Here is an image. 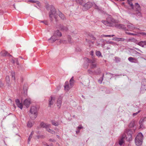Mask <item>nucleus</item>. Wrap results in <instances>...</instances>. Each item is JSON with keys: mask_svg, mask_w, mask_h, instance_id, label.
Returning a JSON list of instances; mask_svg holds the SVG:
<instances>
[{"mask_svg": "<svg viewBox=\"0 0 146 146\" xmlns=\"http://www.w3.org/2000/svg\"><path fill=\"white\" fill-rule=\"evenodd\" d=\"M115 27L117 28L124 30L126 29V27L123 25L121 24H117L115 25Z\"/></svg>", "mask_w": 146, "mask_h": 146, "instance_id": "9", "label": "nucleus"}, {"mask_svg": "<svg viewBox=\"0 0 146 146\" xmlns=\"http://www.w3.org/2000/svg\"><path fill=\"white\" fill-rule=\"evenodd\" d=\"M60 43H62L63 42V41L61 40H60Z\"/></svg>", "mask_w": 146, "mask_h": 146, "instance_id": "64", "label": "nucleus"}, {"mask_svg": "<svg viewBox=\"0 0 146 146\" xmlns=\"http://www.w3.org/2000/svg\"><path fill=\"white\" fill-rule=\"evenodd\" d=\"M78 129L76 131V132L77 134L79 133L80 132V130L83 128V127L81 126H79L78 127Z\"/></svg>", "mask_w": 146, "mask_h": 146, "instance_id": "37", "label": "nucleus"}, {"mask_svg": "<svg viewBox=\"0 0 146 146\" xmlns=\"http://www.w3.org/2000/svg\"><path fill=\"white\" fill-rule=\"evenodd\" d=\"M93 5V3L90 2H88L84 5V7L86 9H88L90 8Z\"/></svg>", "mask_w": 146, "mask_h": 146, "instance_id": "10", "label": "nucleus"}, {"mask_svg": "<svg viewBox=\"0 0 146 146\" xmlns=\"http://www.w3.org/2000/svg\"><path fill=\"white\" fill-rule=\"evenodd\" d=\"M90 37L92 40H96V38L93 35H91V36H90Z\"/></svg>", "mask_w": 146, "mask_h": 146, "instance_id": "45", "label": "nucleus"}, {"mask_svg": "<svg viewBox=\"0 0 146 146\" xmlns=\"http://www.w3.org/2000/svg\"><path fill=\"white\" fill-rule=\"evenodd\" d=\"M102 37H111V36L110 35H102L101 36Z\"/></svg>", "mask_w": 146, "mask_h": 146, "instance_id": "43", "label": "nucleus"}, {"mask_svg": "<svg viewBox=\"0 0 146 146\" xmlns=\"http://www.w3.org/2000/svg\"><path fill=\"white\" fill-rule=\"evenodd\" d=\"M104 76V74H103L102 77L100 78V79L98 80V82L100 84H101L102 82V81L103 79V77Z\"/></svg>", "mask_w": 146, "mask_h": 146, "instance_id": "33", "label": "nucleus"}, {"mask_svg": "<svg viewBox=\"0 0 146 146\" xmlns=\"http://www.w3.org/2000/svg\"><path fill=\"white\" fill-rule=\"evenodd\" d=\"M33 123L32 122L30 121H29L27 123V126L28 127H31L33 125Z\"/></svg>", "mask_w": 146, "mask_h": 146, "instance_id": "30", "label": "nucleus"}, {"mask_svg": "<svg viewBox=\"0 0 146 146\" xmlns=\"http://www.w3.org/2000/svg\"><path fill=\"white\" fill-rule=\"evenodd\" d=\"M126 33L129 35L135 36L137 35V34L136 33H131L129 32H126Z\"/></svg>", "mask_w": 146, "mask_h": 146, "instance_id": "39", "label": "nucleus"}, {"mask_svg": "<svg viewBox=\"0 0 146 146\" xmlns=\"http://www.w3.org/2000/svg\"><path fill=\"white\" fill-rule=\"evenodd\" d=\"M12 62H13V63L14 64L15 62V60L12 59Z\"/></svg>", "mask_w": 146, "mask_h": 146, "instance_id": "61", "label": "nucleus"}, {"mask_svg": "<svg viewBox=\"0 0 146 146\" xmlns=\"http://www.w3.org/2000/svg\"><path fill=\"white\" fill-rule=\"evenodd\" d=\"M140 125V128H142L143 127V123H142V124H139Z\"/></svg>", "mask_w": 146, "mask_h": 146, "instance_id": "54", "label": "nucleus"}, {"mask_svg": "<svg viewBox=\"0 0 146 146\" xmlns=\"http://www.w3.org/2000/svg\"><path fill=\"white\" fill-rule=\"evenodd\" d=\"M102 22L107 26H110V22L106 21L103 20L102 21Z\"/></svg>", "mask_w": 146, "mask_h": 146, "instance_id": "29", "label": "nucleus"}, {"mask_svg": "<svg viewBox=\"0 0 146 146\" xmlns=\"http://www.w3.org/2000/svg\"><path fill=\"white\" fill-rule=\"evenodd\" d=\"M76 2L81 5H83L85 3V0H75Z\"/></svg>", "mask_w": 146, "mask_h": 146, "instance_id": "25", "label": "nucleus"}, {"mask_svg": "<svg viewBox=\"0 0 146 146\" xmlns=\"http://www.w3.org/2000/svg\"><path fill=\"white\" fill-rule=\"evenodd\" d=\"M135 7L137 11H140L141 10L140 7L138 3H135Z\"/></svg>", "mask_w": 146, "mask_h": 146, "instance_id": "20", "label": "nucleus"}, {"mask_svg": "<svg viewBox=\"0 0 146 146\" xmlns=\"http://www.w3.org/2000/svg\"><path fill=\"white\" fill-rule=\"evenodd\" d=\"M54 35L61 36H62L61 33L58 30L55 31L54 33Z\"/></svg>", "mask_w": 146, "mask_h": 146, "instance_id": "24", "label": "nucleus"}, {"mask_svg": "<svg viewBox=\"0 0 146 146\" xmlns=\"http://www.w3.org/2000/svg\"><path fill=\"white\" fill-rule=\"evenodd\" d=\"M87 61L88 63H90L92 64L95 63L96 61V60L95 58L93 59L92 60H90L88 58H86Z\"/></svg>", "mask_w": 146, "mask_h": 146, "instance_id": "23", "label": "nucleus"}, {"mask_svg": "<svg viewBox=\"0 0 146 146\" xmlns=\"http://www.w3.org/2000/svg\"><path fill=\"white\" fill-rule=\"evenodd\" d=\"M96 9H97L98 10H100V9L99 8L98 6L96 5L94 3H93V5H92Z\"/></svg>", "mask_w": 146, "mask_h": 146, "instance_id": "36", "label": "nucleus"}, {"mask_svg": "<svg viewBox=\"0 0 146 146\" xmlns=\"http://www.w3.org/2000/svg\"><path fill=\"white\" fill-rule=\"evenodd\" d=\"M128 60L129 61L131 62H133L135 63L136 62L134 61V60L135 61H136L137 60V59L135 58L132 57H129L128 58Z\"/></svg>", "mask_w": 146, "mask_h": 146, "instance_id": "22", "label": "nucleus"}, {"mask_svg": "<svg viewBox=\"0 0 146 146\" xmlns=\"http://www.w3.org/2000/svg\"><path fill=\"white\" fill-rule=\"evenodd\" d=\"M141 34L144 36H146V33L142 32L141 33Z\"/></svg>", "mask_w": 146, "mask_h": 146, "instance_id": "53", "label": "nucleus"}, {"mask_svg": "<svg viewBox=\"0 0 146 146\" xmlns=\"http://www.w3.org/2000/svg\"><path fill=\"white\" fill-rule=\"evenodd\" d=\"M40 125L41 127L46 128V130L49 132L53 134H55V132L53 130L49 128L51 127L50 124L42 122L40 123Z\"/></svg>", "mask_w": 146, "mask_h": 146, "instance_id": "2", "label": "nucleus"}, {"mask_svg": "<svg viewBox=\"0 0 146 146\" xmlns=\"http://www.w3.org/2000/svg\"><path fill=\"white\" fill-rule=\"evenodd\" d=\"M48 7H49V5H47L46 7V8L47 9V10H49V8H48Z\"/></svg>", "mask_w": 146, "mask_h": 146, "instance_id": "58", "label": "nucleus"}, {"mask_svg": "<svg viewBox=\"0 0 146 146\" xmlns=\"http://www.w3.org/2000/svg\"><path fill=\"white\" fill-rule=\"evenodd\" d=\"M58 14L59 16L61 19H62V20H64L66 19L64 15L61 12L59 11Z\"/></svg>", "mask_w": 146, "mask_h": 146, "instance_id": "21", "label": "nucleus"}, {"mask_svg": "<svg viewBox=\"0 0 146 146\" xmlns=\"http://www.w3.org/2000/svg\"><path fill=\"white\" fill-rule=\"evenodd\" d=\"M146 121V117H145L143 118H142L141 119L139 122V124H142V123H143L144 121Z\"/></svg>", "mask_w": 146, "mask_h": 146, "instance_id": "28", "label": "nucleus"}, {"mask_svg": "<svg viewBox=\"0 0 146 146\" xmlns=\"http://www.w3.org/2000/svg\"><path fill=\"white\" fill-rule=\"evenodd\" d=\"M127 27L130 31L134 29H137V28L135 27L131 23L129 25H127Z\"/></svg>", "mask_w": 146, "mask_h": 146, "instance_id": "18", "label": "nucleus"}, {"mask_svg": "<svg viewBox=\"0 0 146 146\" xmlns=\"http://www.w3.org/2000/svg\"><path fill=\"white\" fill-rule=\"evenodd\" d=\"M1 54L2 56H12L5 51H2L1 52Z\"/></svg>", "mask_w": 146, "mask_h": 146, "instance_id": "16", "label": "nucleus"}, {"mask_svg": "<svg viewBox=\"0 0 146 146\" xmlns=\"http://www.w3.org/2000/svg\"><path fill=\"white\" fill-rule=\"evenodd\" d=\"M11 76L12 77V79L15 80V73L13 71H12L11 72Z\"/></svg>", "mask_w": 146, "mask_h": 146, "instance_id": "31", "label": "nucleus"}, {"mask_svg": "<svg viewBox=\"0 0 146 146\" xmlns=\"http://www.w3.org/2000/svg\"><path fill=\"white\" fill-rule=\"evenodd\" d=\"M60 28L61 30L64 31H66L68 30L67 27L61 25H60Z\"/></svg>", "mask_w": 146, "mask_h": 146, "instance_id": "27", "label": "nucleus"}, {"mask_svg": "<svg viewBox=\"0 0 146 146\" xmlns=\"http://www.w3.org/2000/svg\"><path fill=\"white\" fill-rule=\"evenodd\" d=\"M28 2H29L32 3H35V1L34 0H29L28 1Z\"/></svg>", "mask_w": 146, "mask_h": 146, "instance_id": "51", "label": "nucleus"}, {"mask_svg": "<svg viewBox=\"0 0 146 146\" xmlns=\"http://www.w3.org/2000/svg\"><path fill=\"white\" fill-rule=\"evenodd\" d=\"M141 90H146V80L145 79H144L143 80Z\"/></svg>", "mask_w": 146, "mask_h": 146, "instance_id": "13", "label": "nucleus"}, {"mask_svg": "<svg viewBox=\"0 0 146 146\" xmlns=\"http://www.w3.org/2000/svg\"><path fill=\"white\" fill-rule=\"evenodd\" d=\"M143 135L142 133H140L137 135L135 139V143L136 145L139 146L141 145L142 143Z\"/></svg>", "mask_w": 146, "mask_h": 146, "instance_id": "4", "label": "nucleus"}, {"mask_svg": "<svg viewBox=\"0 0 146 146\" xmlns=\"http://www.w3.org/2000/svg\"><path fill=\"white\" fill-rule=\"evenodd\" d=\"M51 122L52 123V124L53 125H54L55 126H58L59 125V123L58 122L54 120H51Z\"/></svg>", "mask_w": 146, "mask_h": 146, "instance_id": "26", "label": "nucleus"}, {"mask_svg": "<svg viewBox=\"0 0 146 146\" xmlns=\"http://www.w3.org/2000/svg\"><path fill=\"white\" fill-rule=\"evenodd\" d=\"M57 39L56 36L54 35L49 39L48 40H50V42L52 43L56 41Z\"/></svg>", "mask_w": 146, "mask_h": 146, "instance_id": "15", "label": "nucleus"}, {"mask_svg": "<svg viewBox=\"0 0 146 146\" xmlns=\"http://www.w3.org/2000/svg\"><path fill=\"white\" fill-rule=\"evenodd\" d=\"M134 53L136 54H140V53L136 51H134Z\"/></svg>", "mask_w": 146, "mask_h": 146, "instance_id": "52", "label": "nucleus"}, {"mask_svg": "<svg viewBox=\"0 0 146 146\" xmlns=\"http://www.w3.org/2000/svg\"><path fill=\"white\" fill-rule=\"evenodd\" d=\"M33 134H34V132L32 131L30 135H31L32 136V135Z\"/></svg>", "mask_w": 146, "mask_h": 146, "instance_id": "63", "label": "nucleus"}, {"mask_svg": "<svg viewBox=\"0 0 146 146\" xmlns=\"http://www.w3.org/2000/svg\"><path fill=\"white\" fill-rule=\"evenodd\" d=\"M68 41L69 42H70L71 41V38L70 36H68Z\"/></svg>", "mask_w": 146, "mask_h": 146, "instance_id": "47", "label": "nucleus"}, {"mask_svg": "<svg viewBox=\"0 0 146 146\" xmlns=\"http://www.w3.org/2000/svg\"><path fill=\"white\" fill-rule=\"evenodd\" d=\"M96 67V65L95 64H92L91 66V68H94Z\"/></svg>", "mask_w": 146, "mask_h": 146, "instance_id": "40", "label": "nucleus"}, {"mask_svg": "<svg viewBox=\"0 0 146 146\" xmlns=\"http://www.w3.org/2000/svg\"><path fill=\"white\" fill-rule=\"evenodd\" d=\"M140 111L139 110L138 112H137L136 113H133V116H135L136 115H137V114H138L139 112H140Z\"/></svg>", "mask_w": 146, "mask_h": 146, "instance_id": "44", "label": "nucleus"}, {"mask_svg": "<svg viewBox=\"0 0 146 146\" xmlns=\"http://www.w3.org/2000/svg\"><path fill=\"white\" fill-rule=\"evenodd\" d=\"M50 7L51 9L49 13V16L50 20L51 21H52L53 16L54 17V18H56V15L55 14L56 11L53 5H51Z\"/></svg>", "mask_w": 146, "mask_h": 146, "instance_id": "6", "label": "nucleus"}, {"mask_svg": "<svg viewBox=\"0 0 146 146\" xmlns=\"http://www.w3.org/2000/svg\"><path fill=\"white\" fill-rule=\"evenodd\" d=\"M88 71L89 73L90 74L92 73H93V72L92 71L90 70H88Z\"/></svg>", "mask_w": 146, "mask_h": 146, "instance_id": "60", "label": "nucleus"}, {"mask_svg": "<svg viewBox=\"0 0 146 146\" xmlns=\"http://www.w3.org/2000/svg\"><path fill=\"white\" fill-rule=\"evenodd\" d=\"M23 103L26 108H28L30 104V100H29L26 99L24 100Z\"/></svg>", "mask_w": 146, "mask_h": 146, "instance_id": "14", "label": "nucleus"}, {"mask_svg": "<svg viewBox=\"0 0 146 146\" xmlns=\"http://www.w3.org/2000/svg\"><path fill=\"white\" fill-rule=\"evenodd\" d=\"M15 60H16V62L17 64L18 65L19 64L18 61V59L17 58H16L15 59Z\"/></svg>", "mask_w": 146, "mask_h": 146, "instance_id": "50", "label": "nucleus"}, {"mask_svg": "<svg viewBox=\"0 0 146 146\" xmlns=\"http://www.w3.org/2000/svg\"><path fill=\"white\" fill-rule=\"evenodd\" d=\"M134 123L133 121L131 122L130 123L129 126L130 127H134Z\"/></svg>", "mask_w": 146, "mask_h": 146, "instance_id": "38", "label": "nucleus"}, {"mask_svg": "<svg viewBox=\"0 0 146 146\" xmlns=\"http://www.w3.org/2000/svg\"><path fill=\"white\" fill-rule=\"evenodd\" d=\"M6 80L7 83L8 84H9L10 82L9 77V76H7L6 77Z\"/></svg>", "mask_w": 146, "mask_h": 146, "instance_id": "35", "label": "nucleus"}, {"mask_svg": "<svg viewBox=\"0 0 146 146\" xmlns=\"http://www.w3.org/2000/svg\"><path fill=\"white\" fill-rule=\"evenodd\" d=\"M113 40H115L117 41H123L125 40V39L123 38H119L117 37H115L113 39Z\"/></svg>", "mask_w": 146, "mask_h": 146, "instance_id": "19", "label": "nucleus"}, {"mask_svg": "<svg viewBox=\"0 0 146 146\" xmlns=\"http://www.w3.org/2000/svg\"><path fill=\"white\" fill-rule=\"evenodd\" d=\"M126 136L125 135L123 134L122 137L121 139L119 141V144L120 145H122L123 143H124V139L125 138V136Z\"/></svg>", "mask_w": 146, "mask_h": 146, "instance_id": "17", "label": "nucleus"}, {"mask_svg": "<svg viewBox=\"0 0 146 146\" xmlns=\"http://www.w3.org/2000/svg\"><path fill=\"white\" fill-rule=\"evenodd\" d=\"M107 43H109V44H112L113 43V42L112 41H108Z\"/></svg>", "mask_w": 146, "mask_h": 146, "instance_id": "59", "label": "nucleus"}, {"mask_svg": "<svg viewBox=\"0 0 146 146\" xmlns=\"http://www.w3.org/2000/svg\"><path fill=\"white\" fill-rule=\"evenodd\" d=\"M137 15L139 17H141V14L140 11H138V12L137 13Z\"/></svg>", "mask_w": 146, "mask_h": 146, "instance_id": "41", "label": "nucleus"}, {"mask_svg": "<svg viewBox=\"0 0 146 146\" xmlns=\"http://www.w3.org/2000/svg\"><path fill=\"white\" fill-rule=\"evenodd\" d=\"M15 102L17 106L21 109H22L23 107V104L20 102L19 100L17 99L15 100Z\"/></svg>", "mask_w": 146, "mask_h": 146, "instance_id": "11", "label": "nucleus"}, {"mask_svg": "<svg viewBox=\"0 0 146 146\" xmlns=\"http://www.w3.org/2000/svg\"><path fill=\"white\" fill-rule=\"evenodd\" d=\"M70 84H69L68 81L66 82L65 85L64 86V90L66 91H69L70 89L72 88L73 87V76L71 78L69 81Z\"/></svg>", "mask_w": 146, "mask_h": 146, "instance_id": "5", "label": "nucleus"}, {"mask_svg": "<svg viewBox=\"0 0 146 146\" xmlns=\"http://www.w3.org/2000/svg\"><path fill=\"white\" fill-rule=\"evenodd\" d=\"M32 136L31 135H30L29 136V138H28V143L30 141L31 139V138H32Z\"/></svg>", "mask_w": 146, "mask_h": 146, "instance_id": "42", "label": "nucleus"}, {"mask_svg": "<svg viewBox=\"0 0 146 146\" xmlns=\"http://www.w3.org/2000/svg\"><path fill=\"white\" fill-rule=\"evenodd\" d=\"M132 132L131 130H128L127 132V135H126L124 134L126 136H125V138H126V140L127 141H131L132 140Z\"/></svg>", "mask_w": 146, "mask_h": 146, "instance_id": "7", "label": "nucleus"}, {"mask_svg": "<svg viewBox=\"0 0 146 146\" xmlns=\"http://www.w3.org/2000/svg\"><path fill=\"white\" fill-rule=\"evenodd\" d=\"M37 108L34 106L31 107L29 115L30 118L32 119H35L37 115Z\"/></svg>", "mask_w": 146, "mask_h": 146, "instance_id": "1", "label": "nucleus"}, {"mask_svg": "<svg viewBox=\"0 0 146 146\" xmlns=\"http://www.w3.org/2000/svg\"><path fill=\"white\" fill-rule=\"evenodd\" d=\"M96 54L97 56L99 57L102 56L101 52L99 51H97L96 52Z\"/></svg>", "mask_w": 146, "mask_h": 146, "instance_id": "34", "label": "nucleus"}, {"mask_svg": "<svg viewBox=\"0 0 146 146\" xmlns=\"http://www.w3.org/2000/svg\"><path fill=\"white\" fill-rule=\"evenodd\" d=\"M94 54V52L93 51H91V55L92 56H93Z\"/></svg>", "mask_w": 146, "mask_h": 146, "instance_id": "57", "label": "nucleus"}, {"mask_svg": "<svg viewBox=\"0 0 146 146\" xmlns=\"http://www.w3.org/2000/svg\"><path fill=\"white\" fill-rule=\"evenodd\" d=\"M62 98L61 97H59L58 98L57 102V105L58 107L60 108L62 102Z\"/></svg>", "mask_w": 146, "mask_h": 146, "instance_id": "12", "label": "nucleus"}, {"mask_svg": "<svg viewBox=\"0 0 146 146\" xmlns=\"http://www.w3.org/2000/svg\"><path fill=\"white\" fill-rule=\"evenodd\" d=\"M40 22L42 23H43L45 24V25H47V22L46 21H40Z\"/></svg>", "mask_w": 146, "mask_h": 146, "instance_id": "48", "label": "nucleus"}, {"mask_svg": "<svg viewBox=\"0 0 146 146\" xmlns=\"http://www.w3.org/2000/svg\"><path fill=\"white\" fill-rule=\"evenodd\" d=\"M49 141H50L54 142L55 141V140L52 139H50Z\"/></svg>", "mask_w": 146, "mask_h": 146, "instance_id": "56", "label": "nucleus"}, {"mask_svg": "<svg viewBox=\"0 0 146 146\" xmlns=\"http://www.w3.org/2000/svg\"><path fill=\"white\" fill-rule=\"evenodd\" d=\"M143 43L144 44V46L145 45L146 46V41H143Z\"/></svg>", "mask_w": 146, "mask_h": 146, "instance_id": "55", "label": "nucleus"}, {"mask_svg": "<svg viewBox=\"0 0 146 146\" xmlns=\"http://www.w3.org/2000/svg\"><path fill=\"white\" fill-rule=\"evenodd\" d=\"M86 41L88 42L89 43H92V44L94 43V42H92V41H91V40H87V39H86Z\"/></svg>", "mask_w": 146, "mask_h": 146, "instance_id": "46", "label": "nucleus"}, {"mask_svg": "<svg viewBox=\"0 0 146 146\" xmlns=\"http://www.w3.org/2000/svg\"><path fill=\"white\" fill-rule=\"evenodd\" d=\"M137 44L140 46H141L142 47H144V44L143 43V41H141L140 42H138Z\"/></svg>", "mask_w": 146, "mask_h": 146, "instance_id": "32", "label": "nucleus"}, {"mask_svg": "<svg viewBox=\"0 0 146 146\" xmlns=\"http://www.w3.org/2000/svg\"><path fill=\"white\" fill-rule=\"evenodd\" d=\"M55 100V97L53 96H51L48 100V107H50L53 105Z\"/></svg>", "mask_w": 146, "mask_h": 146, "instance_id": "8", "label": "nucleus"}, {"mask_svg": "<svg viewBox=\"0 0 146 146\" xmlns=\"http://www.w3.org/2000/svg\"><path fill=\"white\" fill-rule=\"evenodd\" d=\"M40 125L41 127L46 128V130L49 132L53 134H55V132L53 130L49 128L51 127L50 124L42 122L40 123Z\"/></svg>", "mask_w": 146, "mask_h": 146, "instance_id": "3", "label": "nucleus"}, {"mask_svg": "<svg viewBox=\"0 0 146 146\" xmlns=\"http://www.w3.org/2000/svg\"><path fill=\"white\" fill-rule=\"evenodd\" d=\"M57 89L58 90H59L60 89V86H58L57 87Z\"/></svg>", "mask_w": 146, "mask_h": 146, "instance_id": "62", "label": "nucleus"}, {"mask_svg": "<svg viewBox=\"0 0 146 146\" xmlns=\"http://www.w3.org/2000/svg\"><path fill=\"white\" fill-rule=\"evenodd\" d=\"M129 3V4L131 6L132 8H133V3L131 2H130Z\"/></svg>", "mask_w": 146, "mask_h": 146, "instance_id": "49", "label": "nucleus"}]
</instances>
